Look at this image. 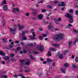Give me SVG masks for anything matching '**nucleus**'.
I'll return each mask as SVG.
<instances>
[{"label":"nucleus","instance_id":"6e6d98bb","mask_svg":"<svg viewBox=\"0 0 78 78\" xmlns=\"http://www.w3.org/2000/svg\"><path fill=\"white\" fill-rule=\"evenodd\" d=\"M24 34H25V33H24V32L22 33V37H25V35H24Z\"/></svg>","mask_w":78,"mask_h":78},{"label":"nucleus","instance_id":"774afa93","mask_svg":"<svg viewBox=\"0 0 78 78\" xmlns=\"http://www.w3.org/2000/svg\"><path fill=\"white\" fill-rule=\"evenodd\" d=\"M20 76H21V77H22L23 76V75L22 74H20Z\"/></svg>","mask_w":78,"mask_h":78},{"label":"nucleus","instance_id":"39448f33","mask_svg":"<svg viewBox=\"0 0 78 78\" xmlns=\"http://www.w3.org/2000/svg\"><path fill=\"white\" fill-rule=\"evenodd\" d=\"M56 56L59 57V59H63V56L62 54H60L59 53H58L56 54Z\"/></svg>","mask_w":78,"mask_h":78},{"label":"nucleus","instance_id":"0e129e2a","mask_svg":"<svg viewBox=\"0 0 78 78\" xmlns=\"http://www.w3.org/2000/svg\"><path fill=\"white\" fill-rule=\"evenodd\" d=\"M23 52L24 53H27V51L25 50H24L23 51Z\"/></svg>","mask_w":78,"mask_h":78},{"label":"nucleus","instance_id":"412c9836","mask_svg":"<svg viewBox=\"0 0 78 78\" xmlns=\"http://www.w3.org/2000/svg\"><path fill=\"white\" fill-rule=\"evenodd\" d=\"M0 55H2V56H5V54L1 50L0 51Z\"/></svg>","mask_w":78,"mask_h":78},{"label":"nucleus","instance_id":"c9c22d12","mask_svg":"<svg viewBox=\"0 0 78 78\" xmlns=\"http://www.w3.org/2000/svg\"><path fill=\"white\" fill-rule=\"evenodd\" d=\"M2 40H3L4 42H5H5H7V40H6V39L5 38H3L2 39Z\"/></svg>","mask_w":78,"mask_h":78},{"label":"nucleus","instance_id":"0eeeda50","mask_svg":"<svg viewBox=\"0 0 78 78\" xmlns=\"http://www.w3.org/2000/svg\"><path fill=\"white\" fill-rule=\"evenodd\" d=\"M66 16L68 18H69V19L73 17V16L71 15V14L70 13H67Z\"/></svg>","mask_w":78,"mask_h":78},{"label":"nucleus","instance_id":"9b49d317","mask_svg":"<svg viewBox=\"0 0 78 78\" xmlns=\"http://www.w3.org/2000/svg\"><path fill=\"white\" fill-rule=\"evenodd\" d=\"M25 60H21V59L20 60V61L21 62L20 64L21 66H23V65L24 64V62H25Z\"/></svg>","mask_w":78,"mask_h":78},{"label":"nucleus","instance_id":"1a4fd4ad","mask_svg":"<svg viewBox=\"0 0 78 78\" xmlns=\"http://www.w3.org/2000/svg\"><path fill=\"white\" fill-rule=\"evenodd\" d=\"M33 12L32 13V14L33 16H36V9H33L32 10Z\"/></svg>","mask_w":78,"mask_h":78},{"label":"nucleus","instance_id":"4c0bfd02","mask_svg":"<svg viewBox=\"0 0 78 78\" xmlns=\"http://www.w3.org/2000/svg\"><path fill=\"white\" fill-rule=\"evenodd\" d=\"M39 39H40V40H42L43 39V37L42 36H39L38 37Z\"/></svg>","mask_w":78,"mask_h":78},{"label":"nucleus","instance_id":"cd10ccee","mask_svg":"<svg viewBox=\"0 0 78 78\" xmlns=\"http://www.w3.org/2000/svg\"><path fill=\"white\" fill-rule=\"evenodd\" d=\"M4 59L5 60H9V57H8V56H5L4 57Z\"/></svg>","mask_w":78,"mask_h":78},{"label":"nucleus","instance_id":"473e14b6","mask_svg":"<svg viewBox=\"0 0 78 78\" xmlns=\"http://www.w3.org/2000/svg\"><path fill=\"white\" fill-rule=\"evenodd\" d=\"M27 38L25 37H23V38H22V41H23V40H25V41H26V40H27Z\"/></svg>","mask_w":78,"mask_h":78},{"label":"nucleus","instance_id":"f8f14e48","mask_svg":"<svg viewBox=\"0 0 78 78\" xmlns=\"http://www.w3.org/2000/svg\"><path fill=\"white\" fill-rule=\"evenodd\" d=\"M75 41H74V42L73 43V44L74 45H75L76 44V42H78V38H74Z\"/></svg>","mask_w":78,"mask_h":78},{"label":"nucleus","instance_id":"052dcab7","mask_svg":"<svg viewBox=\"0 0 78 78\" xmlns=\"http://www.w3.org/2000/svg\"><path fill=\"white\" fill-rule=\"evenodd\" d=\"M17 49L18 50H20V47H18L17 48Z\"/></svg>","mask_w":78,"mask_h":78},{"label":"nucleus","instance_id":"393cba45","mask_svg":"<svg viewBox=\"0 0 78 78\" xmlns=\"http://www.w3.org/2000/svg\"><path fill=\"white\" fill-rule=\"evenodd\" d=\"M47 61L48 62V64H50V62H51V60L49 58H48L47 59Z\"/></svg>","mask_w":78,"mask_h":78},{"label":"nucleus","instance_id":"7c9ffc66","mask_svg":"<svg viewBox=\"0 0 78 78\" xmlns=\"http://www.w3.org/2000/svg\"><path fill=\"white\" fill-rule=\"evenodd\" d=\"M50 70L49 71L50 73H52L53 71V69H52V67H51L50 68Z\"/></svg>","mask_w":78,"mask_h":78},{"label":"nucleus","instance_id":"5fc2aeb1","mask_svg":"<svg viewBox=\"0 0 78 78\" xmlns=\"http://www.w3.org/2000/svg\"><path fill=\"white\" fill-rule=\"evenodd\" d=\"M28 33V31L27 30H26L24 31V34H26V33Z\"/></svg>","mask_w":78,"mask_h":78},{"label":"nucleus","instance_id":"de8ad7c7","mask_svg":"<svg viewBox=\"0 0 78 78\" xmlns=\"http://www.w3.org/2000/svg\"><path fill=\"white\" fill-rule=\"evenodd\" d=\"M44 22V23H45L46 24H48V23H49V22L48 21H45Z\"/></svg>","mask_w":78,"mask_h":78},{"label":"nucleus","instance_id":"c85d7f7f","mask_svg":"<svg viewBox=\"0 0 78 78\" xmlns=\"http://www.w3.org/2000/svg\"><path fill=\"white\" fill-rule=\"evenodd\" d=\"M30 59H31V60H34V58L33 57V56H32V55H30Z\"/></svg>","mask_w":78,"mask_h":78},{"label":"nucleus","instance_id":"5701e85b","mask_svg":"<svg viewBox=\"0 0 78 78\" xmlns=\"http://www.w3.org/2000/svg\"><path fill=\"white\" fill-rule=\"evenodd\" d=\"M60 70L61 72H62V73H66V71H65V69H62V68H61Z\"/></svg>","mask_w":78,"mask_h":78},{"label":"nucleus","instance_id":"f257e3e1","mask_svg":"<svg viewBox=\"0 0 78 78\" xmlns=\"http://www.w3.org/2000/svg\"><path fill=\"white\" fill-rule=\"evenodd\" d=\"M64 35L62 34H61L57 35H55L53 36V39L54 41H57L58 39H63Z\"/></svg>","mask_w":78,"mask_h":78},{"label":"nucleus","instance_id":"a19ab883","mask_svg":"<svg viewBox=\"0 0 78 78\" xmlns=\"http://www.w3.org/2000/svg\"><path fill=\"white\" fill-rule=\"evenodd\" d=\"M11 60L12 61V62H14L15 61V60L14 59V58L13 57H12L11 58Z\"/></svg>","mask_w":78,"mask_h":78},{"label":"nucleus","instance_id":"423d86ee","mask_svg":"<svg viewBox=\"0 0 78 78\" xmlns=\"http://www.w3.org/2000/svg\"><path fill=\"white\" fill-rule=\"evenodd\" d=\"M37 48L38 49L41 50L42 52L44 50V47L42 46H39L37 47Z\"/></svg>","mask_w":78,"mask_h":78},{"label":"nucleus","instance_id":"bb28decb","mask_svg":"<svg viewBox=\"0 0 78 78\" xmlns=\"http://www.w3.org/2000/svg\"><path fill=\"white\" fill-rule=\"evenodd\" d=\"M72 67L74 69H76L77 67L75 64L73 65Z\"/></svg>","mask_w":78,"mask_h":78},{"label":"nucleus","instance_id":"20e7f679","mask_svg":"<svg viewBox=\"0 0 78 78\" xmlns=\"http://www.w3.org/2000/svg\"><path fill=\"white\" fill-rule=\"evenodd\" d=\"M26 62L25 63V65H27V66H30V61L28 59H27L26 60Z\"/></svg>","mask_w":78,"mask_h":78},{"label":"nucleus","instance_id":"680f3d73","mask_svg":"<svg viewBox=\"0 0 78 78\" xmlns=\"http://www.w3.org/2000/svg\"><path fill=\"white\" fill-rule=\"evenodd\" d=\"M75 14L76 15H77V14H78V10H77L75 12Z\"/></svg>","mask_w":78,"mask_h":78},{"label":"nucleus","instance_id":"49530a36","mask_svg":"<svg viewBox=\"0 0 78 78\" xmlns=\"http://www.w3.org/2000/svg\"><path fill=\"white\" fill-rule=\"evenodd\" d=\"M43 3V1L42 0H41L38 2V3Z\"/></svg>","mask_w":78,"mask_h":78},{"label":"nucleus","instance_id":"58836bf2","mask_svg":"<svg viewBox=\"0 0 78 78\" xmlns=\"http://www.w3.org/2000/svg\"><path fill=\"white\" fill-rule=\"evenodd\" d=\"M29 38H30V39H31L32 40H34V37H33V36H29Z\"/></svg>","mask_w":78,"mask_h":78},{"label":"nucleus","instance_id":"9d476101","mask_svg":"<svg viewBox=\"0 0 78 78\" xmlns=\"http://www.w3.org/2000/svg\"><path fill=\"white\" fill-rule=\"evenodd\" d=\"M10 30L11 32H13V34L16 33V29H12V28H10Z\"/></svg>","mask_w":78,"mask_h":78},{"label":"nucleus","instance_id":"bf43d9fd","mask_svg":"<svg viewBox=\"0 0 78 78\" xmlns=\"http://www.w3.org/2000/svg\"><path fill=\"white\" fill-rule=\"evenodd\" d=\"M66 53H67V51H64L63 52V55H66Z\"/></svg>","mask_w":78,"mask_h":78},{"label":"nucleus","instance_id":"e2e57ef3","mask_svg":"<svg viewBox=\"0 0 78 78\" xmlns=\"http://www.w3.org/2000/svg\"><path fill=\"white\" fill-rule=\"evenodd\" d=\"M43 37H47V35L45 34H43Z\"/></svg>","mask_w":78,"mask_h":78},{"label":"nucleus","instance_id":"6ab92c4d","mask_svg":"<svg viewBox=\"0 0 78 78\" xmlns=\"http://www.w3.org/2000/svg\"><path fill=\"white\" fill-rule=\"evenodd\" d=\"M72 41H69V48H70V47H71V46L72 45Z\"/></svg>","mask_w":78,"mask_h":78},{"label":"nucleus","instance_id":"4be33fe9","mask_svg":"<svg viewBox=\"0 0 78 78\" xmlns=\"http://www.w3.org/2000/svg\"><path fill=\"white\" fill-rule=\"evenodd\" d=\"M50 50L54 51H56L57 50V49L54 48H50Z\"/></svg>","mask_w":78,"mask_h":78},{"label":"nucleus","instance_id":"4d7b16f0","mask_svg":"<svg viewBox=\"0 0 78 78\" xmlns=\"http://www.w3.org/2000/svg\"><path fill=\"white\" fill-rule=\"evenodd\" d=\"M15 43H16V44H19V41H15Z\"/></svg>","mask_w":78,"mask_h":78},{"label":"nucleus","instance_id":"aec40b11","mask_svg":"<svg viewBox=\"0 0 78 78\" xmlns=\"http://www.w3.org/2000/svg\"><path fill=\"white\" fill-rule=\"evenodd\" d=\"M31 72V70L30 69H26L24 70V72L25 73H27V72Z\"/></svg>","mask_w":78,"mask_h":78},{"label":"nucleus","instance_id":"c756f323","mask_svg":"<svg viewBox=\"0 0 78 78\" xmlns=\"http://www.w3.org/2000/svg\"><path fill=\"white\" fill-rule=\"evenodd\" d=\"M48 56H51V52L50 51H48Z\"/></svg>","mask_w":78,"mask_h":78},{"label":"nucleus","instance_id":"37998d69","mask_svg":"<svg viewBox=\"0 0 78 78\" xmlns=\"http://www.w3.org/2000/svg\"><path fill=\"white\" fill-rule=\"evenodd\" d=\"M38 74L41 76H43V75H42V73H38Z\"/></svg>","mask_w":78,"mask_h":78},{"label":"nucleus","instance_id":"c03bdc74","mask_svg":"<svg viewBox=\"0 0 78 78\" xmlns=\"http://www.w3.org/2000/svg\"><path fill=\"white\" fill-rule=\"evenodd\" d=\"M58 1H55L53 2L54 3V4H55V5L58 3Z\"/></svg>","mask_w":78,"mask_h":78},{"label":"nucleus","instance_id":"dca6fc26","mask_svg":"<svg viewBox=\"0 0 78 78\" xmlns=\"http://www.w3.org/2000/svg\"><path fill=\"white\" fill-rule=\"evenodd\" d=\"M52 46H54L55 47V48H58V47H59V46L58 44H52Z\"/></svg>","mask_w":78,"mask_h":78},{"label":"nucleus","instance_id":"a878e982","mask_svg":"<svg viewBox=\"0 0 78 78\" xmlns=\"http://www.w3.org/2000/svg\"><path fill=\"white\" fill-rule=\"evenodd\" d=\"M4 10H7L8 9V6L7 5H5L3 7Z\"/></svg>","mask_w":78,"mask_h":78},{"label":"nucleus","instance_id":"f3484780","mask_svg":"<svg viewBox=\"0 0 78 78\" xmlns=\"http://www.w3.org/2000/svg\"><path fill=\"white\" fill-rule=\"evenodd\" d=\"M7 4V2H6V1L4 0L2 2V3H1V5H6Z\"/></svg>","mask_w":78,"mask_h":78},{"label":"nucleus","instance_id":"3c124183","mask_svg":"<svg viewBox=\"0 0 78 78\" xmlns=\"http://www.w3.org/2000/svg\"><path fill=\"white\" fill-rule=\"evenodd\" d=\"M29 13H26V16H29Z\"/></svg>","mask_w":78,"mask_h":78},{"label":"nucleus","instance_id":"b1692460","mask_svg":"<svg viewBox=\"0 0 78 78\" xmlns=\"http://www.w3.org/2000/svg\"><path fill=\"white\" fill-rule=\"evenodd\" d=\"M70 27H72V25L71 24H68V25L66 27V28H68L70 29Z\"/></svg>","mask_w":78,"mask_h":78},{"label":"nucleus","instance_id":"4468645a","mask_svg":"<svg viewBox=\"0 0 78 78\" xmlns=\"http://www.w3.org/2000/svg\"><path fill=\"white\" fill-rule=\"evenodd\" d=\"M69 22L70 23H73V17H71L69 18Z\"/></svg>","mask_w":78,"mask_h":78},{"label":"nucleus","instance_id":"e433bc0d","mask_svg":"<svg viewBox=\"0 0 78 78\" xmlns=\"http://www.w3.org/2000/svg\"><path fill=\"white\" fill-rule=\"evenodd\" d=\"M2 23L3 25V26H5V25H6V23L5 20H3L2 22Z\"/></svg>","mask_w":78,"mask_h":78},{"label":"nucleus","instance_id":"2eb2a0df","mask_svg":"<svg viewBox=\"0 0 78 78\" xmlns=\"http://www.w3.org/2000/svg\"><path fill=\"white\" fill-rule=\"evenodd\" d=\"M43 15L42 14H40L38 16V18L39 20H41L43 18Z\"/></svg>","mask_w":78,"mask_h":78},{"label":"nucleus","instance_id":"09e8293b","mask_svg":"<svg viewBox=\"0 0 78 78\" xmlns=\"http://www.w3.org/2000/svg\"><path fill=\"white\" fill-rule=\"evenodd\" d=\"M2 78H7L8 77H7V76H2Z\"/></svg>","mask_w":78,"mask_h":78},{"label":"nucleus","instance_id":"a18cd8bd","mask_svg":"<svg viewBox=\"0 0 78 78\" xmlns=\"http://www.w3.org/2000/svg\"><path fill=\"white\" fill-rule=\"evenodd\" d=\"M10 60H5V62H6V63L7 64L8 63H9V62Z\"/></svg>","mask_w":78,"mask_h":78},{"label":"nucleus","instance_id":"13d9d810","mask_svg":"<svg viewBox=\"0 0 78 78\" xmlns=\"http://www.w3.org/2000/svg\"><path fill=\"white\" fill-rule=\"evenodd\" d=\"M46 11V10L44 9H43L42 10V12H45Z\"/></svg>","mask_w":78,"mask_h":78},{"label":"nucleus","instance_id":"f03ea898","mask_svg":"<svg viewBox=\"0 0 78 78\" xmlns=\"http://www.w3.org/2000/svg\"><path fill=\"white\" fill-rule=\"evenodd\" d=\"M13 11L15 13H16V11L17 12H20V10L18 8H14L13 9Z\"/></svg>","mask_w":78,"mask_h":78},{"label":"nucleus","instance_id":"603ef678","mask_svg":"<svg viewBox=\"0 0 78 78\" xmlns=\"http://www.w3.org/2000/svg\"><path fill=\"white\" fill-rule=\"evenodd\" d=\"M31 32L33 34H34V30L32 29V30H31Z\"/></svg>","mask_w":78,"mask_h":78},{"label":"nucleus","instance_id":"ea45409f","mask_svg":"<svg viewBox=\"0 0 78 78\" xmlns=\"http://www.w3.org/2000/svg\"><path fill=\"white\" fill-rule=\"evenodd\" d=\"M75 61L76 62H78V57H76Z\"/></svg>","mask_w":78,"mask_h":78},{"label":"nucleus","instance_id":"6e6552de","mask_svg":"<svg viewBox=\"0 0 78 78\" xmlns=\"http://www.w3.org/2000/svg\"><path fill=\"white\" fill-rule=\"evenodd\" d=\"M48 29L53 31V27L51 26V25H49L48 27Z\"/></svg>","mask_w":78,"mask_h":78},{"label":"nucleus","instance_id":"72a5a7b5","mask_svg":"<svg viewBox=\"0 0 78 78\" xmlns=\"http://www.w3.org/2000/svg\"><path fill=\"white\" fill-rule=\"evenodd\" d=\"M47 7L48 8H50V9L52 8V7L51 6V5H47Z\"/></svg>","mask_w":78,"mask_h":78},{"label":"nucleus","instance_id":"69168bd1","mask_svg":"<svg viewBox=\"0 0 78 78\" xmlns=\"http://www.w3.org/2000/svg\"><path fill=\"white\" fill-rule=\"evenodd\" d=\"M14 54H12L11 55V57H14Z\"/></svg>","mask_w":78,"mask_h":78},{"label":"nucleus","instance_id":"ddd939ff","mask_svg":"<svg viewBox=\"0 0 78 78\" xmlns=\"http://www.w3.org/2000/svg\"><path fill=\"white\" fill-rule=\"evenodd\" d=\"M18 26L19 27L18 29L20 31L22 30V29H23V28H24V26H20L19 25Z\"/></svg>","mask_w":78,"mask_h":78},{"label":"nucleus","instance_id":"f704fd0d","mask_svg":"<svg viewBox=\"0 0 78 78\" xmlns=\"http://www.w3.org/2000/svg\"><path fill=\"white\" fill-rule=\"evenodd\" d=\"M69 66V64H67V63H65L64 65V67H68Z\"/></svg>","mask_w":78,"mask_h":78},{"label":"nucleus","instance_id":"79ce46f5","mask_svg":"<svg viewBox=\"0 0 78 78\" xmlns=\"http://www.w3.org/2000/svg\"><path fill=\"white\" fill-rule=\"evenodd\" d=\"M33 53H34L35 54H36L37 55L39 54V52L37 51H35L33 52Z\"/></svg>","mask_w":78,"mask_h":78},{"label":"nucleus","instance_id":"2f4dec72","mask_svg":"<svg viewBox=\"0 0 78 78\" xmlns=\"http://www.w3.org/2000/svg\"><path fill=\"white\" fill-rule=\"evenodd\" d=\"M73 31L74 32V33H76L78 34V30H76V29H73Z\"/></svg>","mask_w":78,"mask_h":78},{"label":"nucleus","instance_id":"7ed1b4c3","mask_svg":"<svg viewBox=\"0 0 78 78\" xmlns=\"http://www.w3.org/2000/svg\"><path fill=\"white\" fill-rule=\"evenodd\" d=\"M65 4L63 2H60L58 4V6H64Z\"/></svg>","mask_w":78,"mask_h":78},{"label":"nucleus","instance_id":"338daca9","mask_svg":"<svg viewBox=\"0 0 78 78\" xmlns=\"http://www.w3.org/2000/svg\"><path fill=\"white\" fill-rule=\"evenodd\" d=\"M58 21H61V18H59L58 19Z\"/></svg>","mask_w":78,"mask_h":78},{"label":"nucleus","instance_id":"a211bd4d","mask_svg":"<svg viewBox=\"0 0 78 78\" xmlns=\"http://www.w3.org/2000/svg\"><path fill=\"white\" fill-rule=\"evenodd\" d=\"M29 45L31 47H34L35 46V43H30L29 44Z\"/></svg>","mask_w":78,"mask_h":78},{"label":"nucleus","instance_id":"864d4df0","mask_svg":"<svg viewBox=\"0 0 78 78\" xmlns=\"http://www.w3.org/2000/svg\"><path fill=\"white\" fill-rule=\"evenodd\" d=\"M69 12H73V9H70L69 11Z\"/></svg>","mask_w":78,"mask_h":78},{"label":"nucleus","instance_id":"8fccbe9b","mask_svg":"<svg viewBox=\"0 0 78 78\" xmlns=\"http://www.w3.org/2000/svg\"><path fill=\"white\" fill-rule=\"evenodd\" d=\"M18 76H19V75H15L13 76H14L15 78H17Z\"/></svg>","mask_w":78,"mask_h":78}]
</instances>
